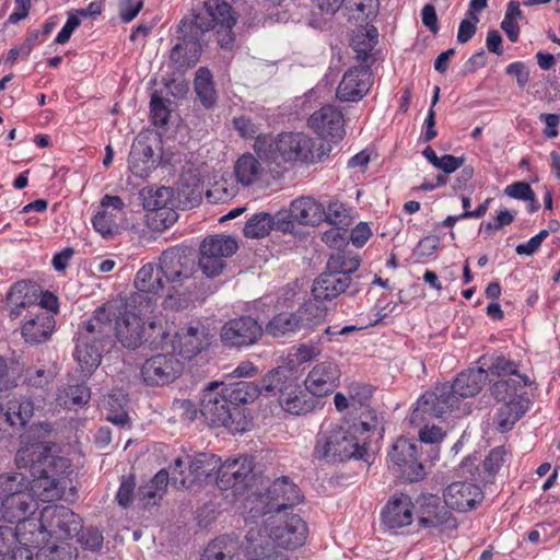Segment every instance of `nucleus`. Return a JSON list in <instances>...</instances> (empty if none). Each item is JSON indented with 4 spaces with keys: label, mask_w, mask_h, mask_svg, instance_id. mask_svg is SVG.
Wrapping results in <instances>:
<instances>
[{
    "label": "nucleus",
    "mask_w": 560,
    "mask_h": 560,
    "mask_svg": "<svg viewBox=\"0 0 560 560\" xmlns=\"http://www.w3.org/2000/svg\"><path fill=\"white\" fill-rule=\"evenodd\" d=\"M153 310L129 306V301H113L97 307L90 318V326L102 332L107 341L112 332L126 349L136 350L142 345L160 346L166 338L161 322H145V316Z\"/></svg>",
    "instance_id": "f257e3e1"
},
{
    "label": "nucleus",
    "mask_w": 560,
    "mask_h": 560,
    "mask_svg": "<svg viewBox=\"0 0 560 560\" xmlns=\"http://www.w3.org/2000/svg\"><path fill=\"white\" fill-rule=\"evenodd\" d=\"M16 460L30 463L32 480L22 472L0 475V502L30 489L39 491L47 500L61 497L71 472L69 459L50 454L46 447L36 446L32 451H20Z\"/></svg>",
    "instance_id": "f03ea898"
},
{
    "label": "nucleus",
    "mask_w": 560,
    "mask_h": 560,
    "mask_svg": "<svg viewBox=\"0 0 560 560\" xmlns=\"http://www.w3.org/2000/svg\"><path fill=\"white\" fill-rule=\"evenodd\" d=\"M488 378L483 366L468 369L457 375L453 384H438L433 390L425 392L417 401L410 416L415 425L434 418H442L458 406V397L477 395Z\"/></svg>",
    "instance_id": "7ed1b4c3"
},
{
    "label": "nucleus",
    "mask_w": 560,
    "mask_h": 560,
    "mask_svg": "<svg viewBox=\"0 0 560 560\" xmlns=\"http://www.w3.org/2000/svg\"><path fill=\"white\" fill-rule=\"evenodd\" d=\"M159 265L167 283L164 307L174 311L187 308L197 291L198 268L191 250L170 247L159 257Z\"/></svg>",
    "instance_id": "20e7f679"
},
{
    "label": "nucleus",
    "mask_w": 560,
    "mask_h": 560,
    "mask_svg": "<svg viewBox=\"0 0 560 560\" xmlns=\"http://www.w3.org/2000/svg\"><path fill=\"white\" fill-rule=\"evenodd\" d=\"M255 151L260 156L275 162L281 158L284 162L317 163L329 154L331 145L316 141L303 132H288L281 133L277 138L257 137Z\"/></svg>",
    "instance_id": "39448f33"
},
{
    "label": "nucleus",
    "mask_w": 560,
    "mask_h": 560,
    "mask_svg": "<svg viewBox=\"0 0 560 560\" xmlns=\"http://www.w3.org/2000/svg\"><path fill=\"white\" fill-rule=\"evenodd\" d=\"M368 436L358 433L350 420L317 435L315 453L328 462L368 460Z\"/></svg>",
    "instance_id": "423d86ee"
},
{
    "label": "nucleus",
    "mask_w": 560,
    "mask_h": 560,
    "mask_svg": "<svg viewBox=\"0 0 560 560\" xmlns=\"http://www.w3.org/2000/svg\"><path fill=\"white\" fill-rule=\"evenodd\" d=\"M220 383L212 382L203 390L200 412L210 427H224L233 432L243 431V415L241 409L233 407Z\"/></svg>",
    "instance_id": "0eeeda50"
},
{
    "label": "nucleus",
    "mask_w": 560,
    "mask_h": 560,
    "mask_svg": "<svg viewBox=\"0 0 560 560\" xmlns=\"http://www.w3.org/2000/svg\"><path fill=\"white\" fill-rule=\"evenodd\" d=\"M221 458L212 453H198L178 457L171 466L172 485L177 488L188 489L196 481L219 474Z\"/></svg>",
    "instance_id": "6e6552de"
},
{
    "label": "nucleus",
    "mask_w": 560,
    "mask_h": 560,
    "mask_svg": "<svg viewBox=\"0 0 560 560\" xmlns=\"http://www.w3.org/2000/svg\"><path fill=\"white\" fill-rule=\"evenodd\" d=\"M326 311L308 303L299 307L293 313H279L266 325L264 331L275 338L289 337L303 329L313 328L324 322Z\"/></svg>",
    "instance_id": "1a4fd4ad"
},
{
    "label": "nucleus",
    "mask_w": 560,
    "mask_h": 560,
    "mask_svg": "<svg viewBox=\"0 0 560 560\" xmlns=\"http://www.w3.org/2000/svg\"><path fill=\"white\" fill-rule=\"evenodd\" d=\"M37 529L38 535L58 539H69L78 536L82 530V518L65 505H47L40 512Z\"/></svg>",
    "instance_id": "9d476101"
},
{
    "label": "nucleus",
    "mask_w": 560,
    "mask_h": 560,
    "mask_svg": "<svg viewBox=\"0 0 560 560\" xmlns=\"http://www.w3.org/2000/svg\"><path fill=\"white\" fill-rule=\"evenodd\" d=\"M165 278L159 262H148L137 272L133 284L136 292L131 293L126 301L129 306L153 310L156 304V296L165 288Z\"/></svg>",
    "instance_id": "9b49d317"
},
{
    "label": "nucleus",
    "mask_w": 560,
    "mask_h": 560,
    "mask_svg": "<svg viewBox=\"0 0 560 560\" xmlns=\"http://www.w3.org/2000/svg\"><path fill=\"white\" fill-rule=\"evenodd\" d=\"M199 21L200 16L197 15L194 21L183 20L178 25L183 42L176 44L170 55L172 63L178 71L194 67L199 60L201 49L199 36L203 33L202 24Z\"/></svg>",
    "instance_id": "f8f14e48"
},
{
    "label": "nucleus",
    "mask_w": 560,
    "mask_h": 560,
    "mask_svg": "<svg viewBox=\"0 0 560 560\" xmlns=\"http://www.w3.org/2000/svg\"><path fill=\"white\" fill-rule=\"evenodd\" d=\"M390 469L406 481L413 482L425 476L423 465L418 458V443L399 438L388 453Z\"/></svg>",
    "instance_id": "ddd939ff"
},
{
    "label": "nucleus",
    "mask_w": 560,
    "mask_h": 560,
    "mask_svg": "<svg viewBox=\"0 0 560 560\" xmlns=\"http://www.w3.org/2000/svg\"><path fill=\"white\" fill-rule=\"evenodd\" d=\"M90 326V319L84 323L74 351V358L84 376H91L102 361V353L107 343L105 336Z\"/></svg>",
    "instance_id": "4468645a"
},
{
    "label": "nucleus",
    "mask_w": 560,
    "mask_h": 560,
    "mask_svg": "<svg viewBox=\"0 0 560 560\" xmlns=\"http://www.w3.org/2000/svg\"><path fill=\"white\" fill-rule=\"evenodd\" d=\"M184 363L174 353H158L147 359L141 366V376L149 386H164L177 380Z\"/></svg>",
    "instance_id": "2eb2a0df"
},
{
    "label": "nucleus",
    "mask_w": 560,
    "mask_h": 560,
    "mask_svg": "<svg viewBox=\"0 0 560 560\" xmlns=\"http://www.w3.org/2000/svg\"><path fill=\"white\" fill-rule=\"evenodd\" d=\"M259 500L261 513L266 515L292 509L302 501V494L298 486L284 476L276 479Z\"/></svg>",
    "instance_id": "dca6fc26"
},
{
    "label": "nucleus",
    "mask_w": 560,
    "mask_h": 560,
    "mask_svg": "<svg viewBox=\"0 0 560 560\" xmlns=\"http://www.w3.org/2000/svg\"><path fill=\"white\" fill-rule=\"evenodd\" d=\"M262 334L264 328L257 319L252 316H240L222 326L220 338L224 347L240 349L256 343Z\"/></svg>",
    "instance_id": "f3484780"
},
{
    "label": "nucleus",
    "mask_w": 560,
    "mask_h": 560,
    "mask_svg": "<svg viewBox=\"0 0 560 560\" xmlns=\"http://www.w3.org/2000/svg\"><path fill=\"white\" fill-rule=\"evenodd\" d=\"M308 126L319 137L316 141L328 144L339 142L346 135L343 114L335 105L315 110L308 118Z\"/></svg>",
    "instance_id": "a211bd4d"
},
{
    "label": "nucleus",
    "mask_w": 560,
    "mask_h": 560,
    "mask_svg": "<svg viewBox=\"0 0 560 560\" xmlns=\"http://www.w3.org/2000/svg\"><path fill=\"white\" fill-rule=\"evenodd\" d=\"M419 525L424 528L455 529L457 521L445 501L435 494H422L417 500Z\"/></svg>",
    "instance_id": "6ab92c4d"
},
{
    "label": "nucleus",
    "mask_w": 560,
    "mask_h": 560,
    "mask_svg": "<svg viewBox=\"0 0 560 560\" xmlns=\"http://www.w3.org/2000/svg\"><path fill=\"white\" fill-rule=\"evenodd\" d=\"M34 500L28 491H24L18 495L3 499L1 504L2 517L9 523H18L16 536L21 537V541L24 544H38V540H33L24 537L25 532L31 528H36L37 524L34 520H28V515L32 514V506Z\"/></svg>",
    "instance_id": "aec40b11"
},
{
    "label": "nucleus",
    "mask_w": 560,
    "mask_h": 560,
    "mask_svg": "<svg viewBox=\"0 0 560 560\" xmlns=\"http://www.w3.org/2000/svg\"><path fill=\"white\" fill-rule=\"evenodd\" d=\"M173 349L186 360H191L211 343L209 328L200 322L189 323L180 327L172 341Z\"/></svg>",
    "instance_id": "412c9836"
},
{
    "label": "nucleus",
    "mask_w": 560,
    "mask_h": 560,
    "mask_svg": "<svg viewBox=\"0 0 560 560\" xmlns=\"http://www.w3.org/2000/svg\"><path fill=\"white\" fill-rule=\"evenodd\" d=\"M253 467V458L248 456L221 462L217 486L221 490L233 489L235 493H241L252 479Z\"/></svg>",
    "instance_id": "4be33fe9"
},
{
    "label": "nucleus",
    "mask_w": 560,
    "mask_h": 560,
    "mask_svg": "<svg viewBox=\"0 0 560 560\" xmlns=\"http://www.w3.org/2000/svg\"><path fill=\"white\" fill-rule=\"evenodd\" d=\"M287 217L289 221L278 220V230L287 232L293 223L318 225L325 220V207L313 197H301L291 202Z\"/></svg>",
    "instance_id": "5701e85b"
},
{
    "label": "nucleus",
    "mask_w": 560,
    "mask_h": 560,
    "mask_svg": "<svg viewBox=\"0 0 560 560\" xmlns=\"http://www.w3.org/2000/svg\"><path fill=\"white\" fill-rule=\"evenodd\" d=\"M372 72L369 65L350 68L342 77L336 95L341 102H358L372 86Z\"/></svg>",
    "instance_id": "b1692460"
},
{
    "label": "nucleus",
    "mask_w": 560,
    "mask_h": 560,
    "mask_svg": "<svg viewBox=\"0 0 560 560\" xmlns=\"http://www.w3.org/2000/svg\"><path fill=\"white\" fill-rule=\"evenodd\" d=\"M341 372L332 361L317 363L304 381L306 390L315 397H324L339 385Z\"/></svg>",
    "instance_id": "393cba45"
},
{
    "label": "nucleus",
    "mask_w": 560,
    "mask_h": 560,
    "mask_svg": "<svg viewBox=\"0 0 560 560\" xmlns=\"http://www.w3.org/2000/svg\"><path fill=\"white\" fill-rule=\"evenodd\" d=\"M443 498L450 509L467 512L482 502L483 491L476 483L455 481L445 488Z\"/></svg>",
    "instance_id": "a878e982"
},
{
    "label": "nucleus",
    "mask_w": 560,
    "mask_h": 560,
    "mask_svg": "<svg viewBox=\"0 0 560 560\" xmlns=\"http://www.w3.org/2000/svg\"><path fill=\"white\" fill-rule=\"evenodd\" d=\"M260 394L265 397L285 398L298 390V377L292 371L280 366L269 371L258 383Z\"/></svg>",
    "instance_id": "bb28decb"
},
{
    "label": "nucleus",
    "mask_w": 560,
    "mask_h": 560,
    "mask_svg": "<svg viewBox=\"0 0 560 560\" xmlns=\"http://www.w3.org/2000/svg\"><path fill=\"white\" fill-rule=\"evenodd\" d=\"M307 532L306 523L299 515H291L272 528L270 539L277 547L296 549L305 544Z\"/></svg>",
    "instance_id": "cd10ccee"
},
{
    "label": "nucleus",
    "mask_w": 560,
    "mask_h": 560,
    "mask_svg": "<svg viewBox=\"0 0 560 560\" xmlns=\"http://www.w3.org/2000/svg\"><path fill=\"white\" fill-rule=\"evenodd\" d=\"M36 312L27 311V319L21 328L24 340L31 345H38L47 341L56 326L54 314L36 307Z\"/></svg>",
    "instance_id": "c85d7f7f"
},
{
    "label": "nucleus",
    "mask_w": 560,
    "mask_h": 560,
    "mask_svg": "<svg viewBox=\"0 0 560 560\" xmlns=\"http://www.w3.org/2000/svg\"><path fill=\"white\" fill-rule=\"evenodd\" d=\"M413 504L406 494L393 497L382 511V524L389 529L408 526L412 522Z\"/></svg>",
    "instance_id": "c756f323"
},
{
    "label": "nucleus",
    "mask_w": 560,
    "mask_h": 560,
    "mask_svg": "<svg viewBox=\"0 0 560 560\" xmlns=\"http://www.w3.org/2000/svg\"><path fill=\"white\" fill-rule=\"evenodd\" d=\"M40 287L30 280L15 282L7 294V302L12 306L10 316L16 318L20 316L21 308L32 310L33 304L38 301Z\"/></svg>",
    "instance_id": "7c9ffc66"
},
{
    "label": "nucleus",
    "mask_w": 560,
    "mask_h": 560,
    "mask_svg": "<svg viewBox=\"0 0 560 560\" xmlns=\"http://www.w3.org/2000/svg\"><path fill=\"white\" fill-rule=\"evenodd\" d=\"M129 168L140 178H147L156 167L154 150L149 139L138 137L129 153Z\"/></svg>",
    "instance_id": "2f4dec72"
},
{
    "label": "nucleus",
    "mask_w": 560,
    "mask_h": 560,
    "mask_svg": "<svg viewBox=\"0 0 560 560\" xmlns=\"http://www.w3.org/2000/svg\"><path fill=\"white\" fill-rule=\"evenodd\" d=\"M351 288V278L337 276L326 268L314 281L312 294L316 301H330Z\"/></svg>",
    "instance_id": "473e14b6"
},
{
    "label": "nucleus",
    "mask_w": 560,
    "mask_h": 560,
    "mask_svg": "<svg viewBox=\"0 0 560 560\" xmlns=\"http://www.w3.org/2000/svg\"><path fill=\"white\" fill-rule=\"evenodd\" d=\"M529 383L526 375H516V377L500 378L494 382L490 388L491 395L497 401L511 402L526 399L521 393Z\"/></svg>",
    "instance_id": "72a5a7b5"
},
{
    "label": "nucleus",
    "mask_w": 560,
    "mask_h": 560,
    "mask_svg": "<svg viewBox=\"0 0 560 560\" xmlns=\"http://www.w3.org/2000/svg\"><path fill=\"white\" fill-rule=\"evenodd\" d=\"M240 549L241 542L235 535H222L209 542L200 560H232Z\"/></svg>",
    "instance_id": "f704fd0d"
},
{
    "label": "nucleus",
    "mask_w": 560,
    "mask_h": 560,
    "mask_svg": "<svg viewBox=\"0 0 560 560\" xmlns=\"http://www.w3.org/2000/svg\"><path fill=\"white\" fill-rule=\"evenodd\" d=\"M219 388L225 394V399H228L233 407L237 408H240L241 405L253 402L261 395L259 385L247 381H240L228 385L220 383Z\"/></svg>",
    "instance_id": "c9c22d12"
},
{
    "label": "nucleus",
    "mask_w": 560,
    "mask_h": 560,
    "mask_svg": "<svg viewBox=\"0 0 560 560\" xmlns=\"http://www.w3.org/2000/svg\"><path fill=\"white\" fill-rule=\"evenodd\" d=\"M529 400L521 399L518 401L504 402L495 412L493 422L500 432L510 431L515 422L522 418L528 410Z\"/></svg>",
    "instance_id": "e433bc0d"
},
{
    "label": "nucleus",
    "mask_w": 560,
    "mask_h": 560,
    "mask_svg": "<svg viewBox=\"0 0 560 560\" xmlns=\"http://www.w3.org/2000/svg\"><path fill=\"white\" fill-rule=\"evenodd\" d=\"M2 411V417L11 427L23 428L34 413V404L30 398H12Z\"/></svg>",
    "instance_id": "4c0bfd02"
},
{
    "label": "nucleus",
    "mask_w": 560,
    "mask_h": 560,
    "mask_svg": "<svg viewBox=\"0 0 560 560\" xmlns=\"http://www.w3.org/2000/svg\"><path fill=\"white\" fill-rule=\"evenodd\" d=\"M378 32L374 25H366L364 28H359L351 38V46L355 51V59L361 65L370 58V54L377 44Z\"/></svg>",
    "instance_id": "58836bf2"
},
{
    "label": "nucleus",
    "mask_w": 560,
    "mask_h": 560,
    "mask_svg": "<svg viewBox=\"0 0 560 560\" xmlns=\"http://www.w3.org/2000/svg\"><path fill=\"white\" fill-rule=\"evenodd\" d=\"M205 9L208 15L211 18V21L206 26V30L210 27L214 28L220 25L221 27L231 31L236 23V19L231 5L224 0H207L205 2ZM202 30L205 31L203 27Z\"/></svg>",
    "instance_id": "ea45409f"
},
{
    "label": "nucleus",
    "mask_w": 560,
    "mask_h": 560,
    "mask_svg": "<svg viewBox=\"0 0 560 560\" xmlns=\"http://www.w3.org/2000/svg\"><path fill=\"white\" fill-rule=\"evenodd\" d=\"M194 85L198 100L205 107L210 108L217 103L218 95L212 73L208 68L201 67L197 70Z\"/></svg>",
    "instance_id": "a19ab883"
},
{
    "label": "nucleus",
    "mask_w": 560,
    "mask_h": 560,
    "mask_svg": "<svg viewBox=\"0 0 560 560\" xmlns=\"http://www.w3.org/2000/svg\"><path fill=\"white\" fill-rule=\"evenodd\" d=\"M279 404L285 412L301 416L313 411L318 401L315 399V396L304 393L300 385H298V390L285 398H280Z\"/></svg>",
    "instance_id": "79ce46f5"
},
{
    "label": "nucleus",
    "mask_w": 560,
    "mask_h": 560,
    "mask_svg": "<svg viewBox=\"0 0 560 560\" xmlns=\"http://www.w3.org/2000/svg\"><path fill=\"white\" fill-rule=\"evenodd\" d=\"M504 455L505 451L503 447L491 450L483 459L481 468L476 467V471L471 474L474 479L481 483L491 482L504 460Z\"/></svg>",
    "instance_id": "37998d69"
},
{
    "label": "nucleus",
    "mask_w": 560,
    "mask_h": 560,
    "mask_svg": "<svg viewBox=\"0 0 560 560\" xmlns=\"http://www.w3.org/2000/svg\"><path fill=\"white\" fill-rule=\"evenodd\" d=\"M234 172L237 180L244 186H248L258 178L261 165L254 154L245 153L235 162Z\"/></svg>",
    "instance_id": "c03bdc74"
},
{
    "label": "nucleus",
    "mask_w": 560,
    "mask_h": 560,
    "mask_svg": "<svg viewBox=\"0 0 560 560\" xmlns=\"http://www.w3.org/2000/svg\"><path fill=\"white\" fill-rule=\"evenodd\" d=\"M210 254H214L224 260L232 255L238 248L237 242L234 237L223 234H214L207 236L200 244Z\"/></svg>",
    "instance_id": "a18cd8bd"
},
{
    "label": "nucleus",
    "mask_w": 560,
    "mask_h": 560,
    "mask_svg": "<svg viewBox=\"0 0 560 560\" xmlns=\"http://www.w3.org/2000/svg\"><path fill=\"white\" fill-rule=\"evenodd\" d=\"M480 362L488 373L500 378L520 375L516 363L502 354L485 355L480 359Z\"/></svg>",
    "instance_id": "49530a36"
},
{
    "label": "nucleus",
    "mask_w": 560,
    "mask_h": 560,
    "mask_svg": "<svg viewBox=\"0 0 560 560\" xmlns=\"http://www.w3.org/2000/svg\"><path fill=\"white\" fill-rule=\"evenodd\" d=\"M360 267V260L350 252H337L330 255L326 268L337 276H350Z\"/></svg>",
    "instance_id": "de8ad7c7"
},
{
    "label": "nucleus",
    "mask_w": 560,
    "mask_h": 560,
    "mask_svg": "<svg viewBox=\"0 0 560 560\" xmlns=\"http://www.w3.org/2000/svg\"><path fill=\"white\" fill-rule=\"evenodd\" d=\"M278 222L273 217L266 212H259L252 215L244 226V235L249 238H262L267 236Z\"/></svg>",
    "instance_id": "09e8293b"
},
{
    "label": "nucleus",
    "mask_w": 560,
    "mask_h": 560,
    "mask_svg": "<svg viewBox=\"0 0 560 560\" xmlns=\"http://www.w3.org/2000/svg\"><path fill=\"white\" fill-rule=\"evenodd\" d=\"M197 268L202 271L209 278L219 276L226 267V261L223 258L210 254L206 248L200 246V255L198 258Z\"/></svg>",
    "instance_id": "8fccbe9b"
},
{
    "label": "nucleus",
    "mask_w": 560,
    "mask_h": 560,
    "mask_svg": "<svg viewBox=\"0 0 560 560\" xmlns=\"http://www.w3.org/2000/svg\"><path fill=\"white\" fill-rule=\"evenodd\" d=\"M345 0H314V7L310 20V25L313 27H323L324 21L316 19L317 15L331 18L343 4Z\"/></svg>",
    "instance_id": "3c124183"
},
{
    "label": "nucleus",
    "mask_w": 560,
    "mask_h": 560,
    "mask_svg": "<svg viewBox=\"0 0 560 560\" xmlns=\"http://www.w3.org/2000/svg\"><path fill=\"white\" fill-rule=\"evenodd\" d=\"M350 20H365L375 14L377 0H345Z\"/></svg>",
    "instance_id": "603ef678"
},
{
    "label": "nucleus",
    "mask_w": 560,
    "mask_h": 560,
    "mask_svg": "<svg viewBox=\"0 0 560 560\" xmlns=\"http://www.w3.org/2000/svg\"><path fill=\"white\" fill-rule=\"evenodd\" d=\"M92 224L95 231L105 238L112 237L117 231L116 217L107 210L97 212L92 220Z\"/></svg>",
    "instance_id": "864d4df0"
},
{
    "label": "nucleus",
    "mask_w": 560,
    "mask_h": 560,
    "mask_svg": "<svg viewBox=\"0 0 560 560\" xmlns=\"http://www.w3.org/2000/svg\"><path fill=\"white\" fill-rule=\"evenodd\" d=\"M334 226L346 228L350 223V217L346 207L339 201H331L325 208V220Z\"/></svg>",
    "instance_id": "5fc2aeb1"
},
{
    "label": "nucleus",
    "mask_w": 560,
    "mask_h": 560,
    "mask_svg": "<svg viewBox=\"0 0 560 560\" xmlns=\"http://www.w3.org/2000/svg\"><path fill=\"white\" fill-rule=\"evenodd\" d=\"M151 118L154 126L163 127L168 122L170 110L166 101L154 92L150 101Z\"/></svg>",
    "instance_id": "6e6d98bb"
},
{
    "label": "nucleus",
    "mask_w": 560,
    "mask_h": 560,
    "mask_svg": "<svg viewBox=\"0 0 560 560\" xmlns=\"http://www.w3.org/2000/svg\"><path fill=\"white\" fill-rule=\"evenodd\" d=\"M173 197V191L168 187H160L144 198V207L151 211L158 212L159 209L170 208L168 203Z\"/></svg>",
    "instance_id": "4d7b16f0"
},
{
    "label": "nucleus",
    "mask_w": 560,
    "mask_h": 560,
    "mask_svg": "<svg viewBox=\"0 0 560 560\" xmlns=\"http://www.w3.org/2000/svg\"><path fill=\"white\" fill-rule=\"evenodd\" d=\"M75 537L83 548L91 551H97L103 546V534L98 528L93 526L86 528L82 526V530Z\"/></svg>",
    "instance_id": "13d9d810"
},
{
    "label": "nucleus",
    "mask_w": 560,
    "mask_h": 560,
    "mask_svg": "<svg viewBox=\"0 0 560 560\" xmlns=\"http://www.w3.org/2000/svg\"><path fill=\"white\" fill-rule=\"evenodd\" d=\"M106 419L113 424L126 427L130 418L116 395L109 396Z\"/></svg>",
    "instance_id": "bf43d9fd"
},
{
    "label": "nucleus",
    "mask_w": 560,
    "mask_h": 560,
    "mask_svg": "<svg viewBox=\"0 0 560 560\" xmlns=\"http://www.w3.org/2000/svg\"><path fill=\"white\" fill-rule=\"evenodd\" d=\"M351 424L355 425L358 433L362 436H368V433L374 431L380 425V419L376 411L370 408H365L359 418L350 421Z\"/></svg>",
    "instance_id": "052dcab7"
},
{
    "label": "nucleus",
    "mask_w": 560,
    "mask_h": 560,
    "mask_svg": "<svg viewBox=\"0 0 560 560\" xmlns=\"http://www.w3.org/2000/svg\"><path fill=\"white\" fill-rule=\"evenodd\" d=\"M54 374L43 368H28L25 371L24 382L32 387L42 388L48 385Z\"/></svg>",
    "instance_id": "680f3d73"
},
{
    "label": "nucleus",
    "mask_w": 560,
    "mask_h": 560,
    "mask_svg": "<svg viewBox=\"0 0 560 560\" xmlns=\"http://www.w3.org/2000/svg\"><path fill=\"white\" fill-rule=\"evenodd\" d=\"M39 38L38 31H32L24 43L9 50L7 62L13 65L20 56L27 57Z\"/></svg>",
    "instance_id": "e2e57ef3"
},
{
    "label": "nucleus",
    "mask_w": 560,
    "mask_h": 560,
    "mask_svg": "<svg viewBox=\"0 0 560 560\" xmlns=\"http://www.w3.org/2000/svg\"><path fill=\"white\" fill-rule=\"evenodd\" d=\"M136 481L133 476L122 477L119 489L116 494L117 503L122 508H128L133 498Z\"/></svg>",
    "instance_id": "0e129e2a"
},
{
    "label": "nucleus",
    "mask_w": 560,
    "mask_h": 560,
    "mask_svg": "<svg viewBox=\"0 0 560 560\" xmlns=\"http://www.w3.org/2000/svg\"><path fill=\"white\" fill-rule=\"evenodd\" d=\"M66 396L74 406H84L91 398V392L84 383H80L69 385L66 389Z\"/></svg>",
    "instance_id": "69168bd1"
},
{
    "label": "nucleus",
    "mask_w": 560,
    "mask_h": 560,
    "mask_svg": "<svg viewBox=\"0 0 560 560\" xmlns=\"http://www.w3.org/2000/svg\"><path fill=\"white\" fill-rule=\"evenodd\" d=\"M247 560H289L288 557L280 551H276L268 544L266 546L259 545L248 551Z\"/></svg>",
    "instance_id": "338daca9"
},
{
    "label": "nucleus",
    "mask_w": 560,
    "mask_h": 560,
    "mask_svg": "<svg viewBox=\"0 0 560 560\" xmlns=\"http://www.w3.org/2000/svg\"><path fill=\"white\" fill-rule=\"evenodd\" d=\"M37 558L38 560H73L72 553L63 546L42 548Z\"/></svg>",
    "instance_id": "774afa93"
}]
</instances>
